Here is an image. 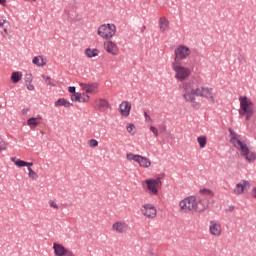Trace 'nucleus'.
Listing matches in <instances>:
<instances>
[{"instance_id":"obj_1","label":"nucleus","mask_w":256,"mask_h":256,"mask_svg":"<svg viewBox=\"0 0 256 256\" xmlns=\"http://www.w3.org/2000/svg\"><path fill=\"white\" fill-rule=\"evenodd\" d=\"M197 97L207 99L209 103H217V94L215 89L209 86H197V82H185L182 85V99L186 103H194Z\"/></svg>"},{"instance_id":"obj_2","label":"nucleus","mask_w":256,"mask_h":256,"mask_svg":"<svg viewBox=\"0 0 256 256\" xmlns=\"http://www.w3.org/2000/svg\"><path fill=\"white\" fill-rule=\"evenodd\" d=\"M209 209V200L205 197L187 196L178 203V211L184 215L191 213H205Z\"/></svg>"},{"instance_id":"obj_3","label":"nucleus","mask_w":256,"mask_h":256,"mask_svg":"<svg viewBox=\"0 0 256 256\" xmlns=\"http://www.w3.org/2000/svg\"><path fill=\"white\" fill-rule=\"evenodd\" d=\"M162 179H165V174H160L155 178H149L142 181V187L152 197H157L159 195V190L163 187Z\"/></svg>"},{"instance_id":"obj_4","label":"nucleus","mask_w":256,"mask_h":256,"mask_svg":"<svg viewBox=\"0 0 256 256\" xmlns=\"http://www.w3.org/2000/svg\"><path fill=\"white\" fill-rule=\"evenodd\" d=\"M240 101V110L239 113L242 117L246 115V121H249L251 117L255 114V106L251 99L247 98V96H241L239 98Z\"/></svg>"},{"instance_id":"obj_5","label":"nucleus","mask_w":256,"mask_h":256,"mask_svg":"<svg viewBox=\"0 0 256 256\" xmlns=\"http://www.w3.org/2000/svg\"><path fill=\"white\" fill-rule=\"evenodd\" d=\"M172 70L175 73V79L177 81H187L189 77H191L193 73V68H189L187 66H183L181 63H172Z\"/></svg>"},{"instance_id":"obj_6","label":"nucleus","mask_w":256,"mask_h":256,"mask_svg":"<svg viewBox=\"0 0 256 256\" xmlns=\"http://www.w3.org/2000/svg\"><path fill=\"white\" fill-rule=\"evenodd\" d=\"M231 138L230 143L239 151L240 155L244 154L246 150L249 149V144L247 141L241 139V135L235 134L233 130H229Z\"/></svg>"},{"instance_id":"obj_7","label":"nucleus","mask_w":256,"mask_h":256,"mask_svg":"<svg viewBox=\"0 0 256 256\" xmlns=\"http://www.w3.org/2000/svg\"><path fill=\"white\" fill-rule=\"evenodd\" d=\"M97 33L99 37L109 41V39H113V37H115V33H117V26H115V24H102L98 27Z\"/></svg>"},{"instance_id":"obj_8","label":"nucleus","mask_w":256,"mask_h":256,"mask_svg":"<svg viewBox=\"0 0 256 256\" xmlns=\"http://www.w3.org/2000/svg\"><path fill=\"white\" fill-rule=\"evenodd\" d=\"M191 57V48L185 45H178L174 50V61L172 63H183Z\"/></svg>"},{"instance_id":"obj_9","label":"nucleus","mask_w":256,"mask_h":256,"mask_svg":"<svg viewBox=\"0 0 256 256\" xmlns=\"http://www.w3.org/2000/svg\"><path fill=\"white\" fill-rule=\"evenodd\" d=\"M140 213L145 219H156L157 218V207L152 203H144L140 207Z\"/></svg>"},{"instance_id":"obj_10","label":"nucleus","mask_w":256,"mask_h":256,"mask_svg":"<svg viewBox=\"0 0 256 256\" xmlns=\"http://www.w3.org/2000/svg\"><path fill=\"white\" fill-rule=\"evenodd\" d=\"M111 231L115 235H127L129 233V224L125 220H117L111 225Z\"/></svg>"},{"instance_id":"obj_11","label":"nucleus","mask_w":256,"mask_h":256,"mask_svg":"<svg viewBox=\"0 0 256 256\" xmlns=\"http://www.w3.org/2000/svg\"><path fill=\"white\" fill-rule=\"evenodd\" d=\"M209 233L212 237H221L223 235V226L217 220H211L209 223Z\"/></svg>"},{"instance_id":"obj_12","label":"nucleus","mask_w":256,"mask_h":256,"mask_svg":"<svg viewBox=\"0 0 256 256\" xmlns=\"http://www.w3.org/2000/svg\"><path fill=\"white\" fill-rule=\"evenodd\" d=\"M251 189V183L248 180H241L233 189L234 195H243L246 191Z\"/></svg>"},{"instance_id":"obj_13","label":"nucleus","mask_w":256,"mask_h":256,"mask_svg":"<svg viewBox=\"0 0 256 256\" xmlns=\"http://www.w3.org/2000/svg\"><path fill=\"white\" fill-rule=\"evenodd\" d=\"M104 50L106 53H109V55H113L114 57H117V55L121 53L119 46L113 40L104 42Z\"/></svg>"},{"instance_id":"obj_14","label":"nucleus","mask_w":256,"mask_h":256,"mask_svg":"<svg viewBox=\"0 0 256 256\" xmlns=\"http://www.w3.org/2000/svg\"><path fill=\"white\" fill-rule=\"evenodd\" d=\"M54 255L56 256H70L73 254V251L65 248L62 244L54 243L53 244Z\"/></svg>"},{"instance_id":"obj_15","label":"nucleus","mask_w":256,"mask_h":256,"mask_svg":"<svg viewBox=\"0 0 256 256\" xmlns=\"http://www.w3.org/2000/svg\"><path fill=\"white\" fill-rule=\"evenodd\" d=\"M80 87L81 89L84 91V93L87 94H95L97 93V91L99 90V86L97 85V83H83L80 82Z\"/></svg>"},{"instance_id":"obj_16","label":"nucleus","mask_w":256,"mask_h":256,"mask_svg":"<svg viewBox=\"0 0 256 256\" xmlns=\"http://www.w3.org/2000/svg\"><path fill=\"white\" fill-rule=\"evenodd\" d=\"M159 30L160 33L165 34L169 29H171V23L169 22V19L167 17L162 16L158 20Z\"/></svg>"},{"instance_id":"obj_17","label":"nucleus","mask_w":256,"mask_h":256,"mask_svg":"<svg viewBox=\"0 0 256 256\" xmlns=\"http://www.w3.org/2000/svg\"><path fill=\"white\" fill-rule=\"evenodd\" d=\"M119 111H120L122 117H129V115L131 113V103H129V101H123L119 105Z\"/></svg>"},{"instance_id":"obj_18","label":"nucleus","mask_w":256,"mask_h":256,"mask_svg":"<svg viewBox=\"0 0 256 256\" xmlns=\"http://www.w3.org/2000/svg\"><path fill=\"white\" fill-rule=\"evenodd\" d=\"M43 122V117L41 116H36V117H31L27 120V125L30 127V129H37L39 125Z\"/></svg>"},{"instance_id":"obj_19","label":"nucleus","mask_w":256,"mask_h":256,"mask_svg":"<svg viewBox=\"0 0 256 256\" xmlns=\"http://www.w3.org/2000/svg\"><path fill=\"white\" fill-rule=\"evenodd\" d=\"M240 155L241 157H244V159H246L248 163H254V161H256V152L249 148Z\"/></svg>"},{"instance_id":"obj_20","label":"nucleus","mask_w":256,"mask_h":256,"mask_svg":"<svg viewBox=\"0 0 256 256\" xmlns=\"http://www.w3.org/2000/svg\"><path fill=\"white\" fill-rule=\"evenodd\" d=\"M32 63H33V65H36L37 67H45V65H47V58L43 57L41 55L35 56L32 59Z\"/></svg>"},{"instance_id":"obj_21","label":"nucleus","mask_w":256,"mask_h":256,"mask_svg":"<svg viewBox=\"0 0 256 256\" xmlns=\"http://www.w3.org/2000/svg\"><path fill=\"white\" fill-rule=\"evenodd\" d=\"M138 164H139V167H142V169H149L151 166V159L140 155Z\"/></svg>"},{"instance_id":"obj_22","label":"nucleus","mask_w":256,"mask_h":256,"mask_svg":"<svg viewBox=\"0 0 256 256\" xmlns=\"http://www.w3.org/2000/svg\"><path fill=\"white\" fill-rule=\"evenodd\" d=\"M86 57H88V59H93V57H99V50L96 48H87L84 51Z\"/></svg>"},{"instance_id":"obj_23","label":"nucleus","mask_w":256,"mask_h":256,"mask_svg":"<svg viewBox=\"0 0 256 256\" xmlns=\"http://www.w3.org/2000/svg\"><path fill=\"white\" fill-rule=\"evenodd\" d=\"M55 107H73V104L67 101L65 98H60L55 102Z\"/></svg>"},{"instance_id":"obj_24","label":"nucleus","mask_w":256,"mask_h":256,"mask_svg":"<svg viewBox=\"0 0 256 256\" xmlns=\"http://www.w3.org/2000/svg\"><path fill=\"white\" fill-rule=\"evenodd\" d=\"M21 79H23V72H20V71L12 72L10 77V81H12V83H19Z\"/></svg>"},{"instance_id":"obj_25","label":"nucleus","mask_w":256,"mask_h":256,"mask_svg":"<svg viewBox=\"0 0 256 256\" xmlns=\"http://www.w3.org/2000/svg\"><path fill=\"white\" fill-rule=\"evenodd\" d=\"M97 109H107L109 108V102L105 99H99L94 102Z\"/></svg>"},{"instance_id":"obj_26","label":"nucleus","mask_w":256,"mask_h":256,"mask_svg":"<svg viewBox=\"0 0 256 256\" xmlns=\"http://www.w3.org/2000/svg\"><path fill=\"white\" fill-rule=\"evenodd\" d=\"M26 83L28 91H35V86L33 85V77L31 74L26 75Z\"/></svg>"},{"instance_id":"obj_27","label":"nucleus","mask_w":256,"mask_h":256,"mask_svg":"<svg viewBox=\"0 0 256 256\" xmlns=\"http://www.w3.org/2000/svg\"><path fill=\"white\" fill-rule=\"evenodd\" d=\"M140 157H141V155L134 154V153H131V152L126 154L127 161H134L135 163H139Z\"/></svg>"},{"instance_id":"obj_28","label":"nucleus","mask_w":256,"mask_h":256,"mask_svg":"<svg viewBox=\"0 0 256 256\" xmlns=\"http://www.w3.org/2000/svg\"><path fill=\"white\" fill-rule=\"evenodd\" d=\"M197 143L199 144L200 149H205V147H207V136L197 137Z\"/></svg>"},{"instance_id":"obj_29","label":"nucleus","mask_w":256,"mask_h":256,"mask_svg":"<svg viewBox=\"0 0 256 256\" xmlns=\"http://www.w3.org/2000/svg\"><path fill=\"white\" fill-rule=\"evenodd\" d=\"M11 161H12V163H14V165H16V167H19V168L25 167V165H27V161L21 160V159L15 158V157H12Z\"/></svg>"},{"instance_id":"obj_30","label":"nucleus","mask_w":256,"mask_h":256,"mask_svg":"<svg viewBox=\"0 0 256 256\" xmlns=\"http://www.w3.org/2000/svg\"><path fill=\"white\" fill-rule=\"evenodd\" d=\"M28 177L31 181H37V179H39V174H37L33 168L28 167Z\"/></svg>"},{"instance_id":"obj_31","label":"nucleus","mask_w":256,"mask_h":256,"mask_svg":"<svg viewBox=\"0 0 256 256\" xmlns=\"http://www.w3.org/2000/svg\"><path fill=\"white\" fill-rule=\"evenodd\" d=\"M78 97H79V103H89L91 97L86 94L85 92L83 93H78Z\"/></svg>"},{"instance_id":"obj_32","label":"nucleus","mask_w":256,"mask_h":256,"mask_svg":"<svg viewBox=\"0 0 256 256\" xmlns=\"http://www.w3.org/2000/svg\"><path fill=\"white\" fill-rule=\"evenodd\" d=\"M126 131L127 133H129L130 135H135L137 133V127L135 126V124L133 123H128L126 125Z\"/></svg>"},{"instance_id":"obj_33","label":"nucleus","mask_w":256,"mask_h":256,"mask_svg":"<svg viewBox=\"0 0 256 256\" xmlns=\"http://www.w3.org/2000/svg\"><path fill=\"white\" fill-rule=\"evenodd\" d=\"M42 79H44L45 84L48 85L49 87H55V83H53V81L51 80V78L49 76H45V74L41 75Z\"/></svg>"},{"instance_id":"obj_34","label":"nucleus","mask_w":256,"mask_h":256,"mask_svg":"<svg viewBox=\"0 0 256 256\" xmlns=\"http://www.w3.org/2000/svg\"><path fill=\"white\" fill-rule=\"evenodd\" d=\"M199 194L200 195H206V197H213V191L207 189V188H204V189H200L199 190Z\"/></svg>"},{"instance_id":"obj_35","label":"nucleus","mask_w":256,"mask_h":256,"mask_svg":"<svg viewBox=\"0 0 256 256\" xmlns=\"http://www.w3.org/2000/svg\"><path fill=\"white\" fill-rule=\"evenodd\" d=\"M1 151H7V141L0 136V153Z\"/></svg>"},{"instance_id":"obj_36","label":"nucleus","mask_w":256,"mask_h":256,"mask_svg":"<svg viewBox=\"0 0 256 256\" xmlns=\"http://www.w3.org/2000/svg\"><path fill=\"white\" fill-rule=\"evenodd\" d=\"M48 205L52 208V209H59V204L55 201V200H49L48 201Z\"/></svg>"},{"instance_id":"obj_37","label":"nucleus","mask_w":256,"mask_h":256,"mask_svg":"<svg viewBox=\"0 0 256 256\" xmlns=\"http://www.w3.org/2000/svg\"><path fill=\"white\" fill-rule=\"evenodd\" d=\"M88 145L89 147H99V141L95 139H91L88 141Z\"/></svg>"},{"instance_id":"obj_38","label":"nucleus","mask_w":256,"mask_h":256,"mask_svg":"<svg viewBox=\"0 0 256 256\" xmlns=\"http://www.w3.org/2000/svg\"><path fill=\"white\" fill-rule=\"evenodd\" d=\"M150 131L153 133L154 137H159V130L155 126H150Z\"/></svg>"},{"instance_id":"obj_39","label":"nucleus","mask_w":256,"mask_h":256,"mask_svg":"<svg viewBox=\"0 0 256 256\" xmlns=\"http://www.w3.org/2000/svg\"><path fill=\"white\" fill-rule=\"evenodd\" d=\"M71 101L79 103V93H74L71 95Z\"/></svg>"},{"instance_id":"obj_40","label":"nucleus","mask_w":256,"mask_h":256,"mask_svg":"<svg viewBox=\"0 0 256 256\" xmlns=\"http://www.w3.org/2000/svg\"><path fill=\"white\" fill-rule=\"evenodd\" d=\"M144 117H145L146 123H149V121H151V116H149L147 112H144Z\"/></svg>"},{"instance_id":"obj_41","label":"nucleus","mask_w":256,"mask_h":256,"mask_svg":"<svg viewBox=\"0 0 256 256\" xmlns=\"http://www.w3.org/2000/svg\"><path fill=\"white\" fill-rule=\"evenodd\" d=\"M68 91H69V93H74L75 94V87L74 86H70L68 88Z\"/></svg>"},{"instance_id":"obj_42","label":"nucleus","mask_w":256,"mask_h":256,"mask_svg":"<svg viewBox=\"0 0 256 256\" xmlns=\"http://www.w3.org/2000/svg\"><path fill=\"white\" fill-rule=\"evenodd\" d=\"M252 197L253 199H256V187L252 189Z\"/></svg>"},{"instance_id":"obj_43","label":"nucleus","mask_w":256,"mask_h":256,"mask_svg":"<svg viewBox=\"0 0 256 256\" xmlns=\"http://www.w3.org/2000/svg\"><path fill=\"white\" fill-rule=\"evenodd\" d=\"M25 167H33V162H26Z\"/></svg>"},{"instance_id":"obj_44","label":"nucleus","mask_w":256,"mask_h":256,"mask_svg":"<svg viewBox=\"0 0 256 256\" xmlns=\"http://www.w3.org/2000/svg\"><path fill=\"white\" fill-rule=\"evenodd\" d=\"M6 3H7V0H0V5H3V7H5Z\"/></svg>"},{"instance_id":"obj_45","label":"nucleus","mask_w":256,"mask_h":256,"mask_svg":"<svg viewBox=\"0 0 256 256\" xmlns=\"http://www.w3.org/2000/svg\"><path fill=\"white\" fill-rule=\"evenodd\" d=\"M5 25V20H3L2 22H0V27H3Z\"/></svg>"},{"instance_id":"obj_46","label":"nucleus","mask_w":256,"mask_h":256,"mask_svg":"<svg viewBox=\"0 0 256 256\" xmlns=\"http://www.w3.org/2000/svg\"><path fill=\"white\" fill-rule=\"evenodd\" d=\"M194 109H197V104L193 106Z\"/></svg>"},{"instance_id":"obj_47","label":"nucleus","mask_w":256,"mask_h":256,"mask_svg":"<svg viewBox=\"0 0 256 256\" xmlns=\"http://www.w3.org/2000/svg\"><path fill=\"white\" fill-rule=\"evenodd\" d=\"M4 33H7V29H4Z\"/></svg>"}]
</instances>
